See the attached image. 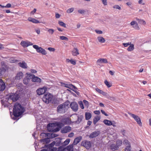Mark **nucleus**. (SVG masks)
Here are the masks:
<instances>
[{"instance_id": "nucleus-3", "label": "nucleus", "mask_w": 151, "mask_h": 151, "mask_svg": "<svg viewBox=\"0 0 151 151\" xmlns=\"http://www.w3.org/2000/svg\"><path fill=\"white\" fill-rule=\"evenodd\" d=\"M53 98L52 95L50 93H47L44 95L42 99L44 102L45 103L48 104L52 102V99Z\"/></svg>"}, {"instance_id": "nucleus-1", "label": "nucleus", "mask_w": 151, "mask_h": 151, "mask_svg": "<svg viewBox=\"0 0 151 151\" xmlns=\"http://www.w3.org/2000/svg\"><path fill=\"white\" fill-rule=\"evenodd\" d=\"M24 109L21 104L16 103L13 108V115L15 117H18L21 115L24 112Z\"/></svg>"}, {"instance_id": "nucleus-51", "label": "nucleus", "mask_w": 151, "mask_h": 151, "mask_svg": "<svg viewBox=\"0 0 151 151\" xmlns=\"http://www.w3.org/2000/svg\"><path fill=\"white\" fill-rule=\"evenodd\" d=\"M32 22L35 23H40V22L39 21L34 18H33V20L32 21Z\"/></svg>"}, {"instance_id": "nucleus-38", "label": "nucleus", "mask_w": 151, "mask_h": 151, "mask_svg": "<svg viewBox=\"0 0 151 151\" xmlns=\"http://www.w3.org/2000/svg\"><path fill=\"white\" fill-rule=\"evenodd\" d=\"M30 81L29 79L25 77L23 80V83L24 84L27 85L29 83Z\"/></svg>"}, {"instance_id": "nucleus-19", "label": "nucleus", "mask_w": 151, "mask_h": 151, "mask_svg": "<svg viewBox=\"0 0 151 151\" xmlns=\"http://www.w3.org/2000/svg\"><path fill=\"white\" fill-rule=\"evenodd\" d=\"M6 88V85L4 82L3 80L0 79V91H4Z\"/></svg>"}, {"instance_id": "nucleus-17", "label": "nucleus", "mask_w": 151, "mask_h": 151, "mask_svg": "<svg viewBox=\"0 0 151 151\" xmlns=\"http://www.w3.org/2000/svg\"><path fill=\"white\" fill-rule=\"evenodd\" d=\"M61 84L63 86L72 90H73V89H76V87L72 84H67L63 83H61Z\"/></svg>"}, {"instance_id": "nucleus-45", "label": "nucleus", "mask_w": 151, "mask_h": 151, "mask_svg": "<svg viewBox=\"0 0 151 151\" xmlns=\"http://www.w3.org/2000/svg\"><path fill=\"white\" fill-rule=\"evenodd\" d=\"M74 10L73 8H71L68 9L67 10V12L68 13H70L73 12Z\"/></svg>"}, {"instance_id": "nucleus-35", "label": "nucleus", "mask_w": 151, "mask_h": 151, "mask_svg": "<svg viewBox=\"0 0 151 151\" xmlns=\"http://www.w3.org/2000/svg\"><path fill=\"white\" fill-rule=\"evenodd\" d=\"M123 144L125 146H127L129 145H131L129 141L127 139H124L123 142Z\"/></svg>"}, {"instance_id": "nucleus-9", "label": "nucleus", "mask_w": 151, "mask_h": 151, "mask_svg": "<svg viewBox=\"0 0 151 151\" xmlns=\"http://www.w3.org/2000/svg\"><path fill=\"white\" fill-rule=\"evenodd\" d=\"M53 124L52 123H49L47 124V127L49 132H56L59 131V129L58 128H56L55 129H53Z\"/></svg>"}, {"instance_id": "nucleus-54", "label": "nucleus", "mask_w": 151, "mask_h": 151, "mask_svg": "<svg viewBox=\"0 0 151 151\" xmlns=\"http://www.w3.org/2000/svg\"><path fill=\"white\" fill-rule=\"evenodd\" d=\"M85 12V11L84 10H79L78 11V13L82 14H83Z\"/></svg>"}, {"instance_id": "nucleus-48", "label": "nucleus", "mask_w": 151, "mask_h": 151, "mask_svg": "<svg viewBox=\"0 0 151 151\" xmlns=\"http://www.w3.org/2000/svg\"><path fill=\"white\" fill-rule=\"evenodd\" d=\"M33 74H28V75L26 77V78L29 79V81H30V79H31L32 80V78L33 77Z\"/></svg>"}, {"instance_id": "nucleus-11", "label": "nucleus", "mask_w": 151, "mask_h": 151, "mask_svg": "<svg viewBox=\"0 0 151 151\" xmlns=\"http://www.w3.org/2000/svg\"><path fill=\"white\" fill-rule=\"evenodd\" d=\"M71 130V127L69 126H65L63 127L61 130V132L62 134L66 133L69 132Z\"/></svg>"}, {"instance_id": "nucleus-5", "label": "nucleus", "mask_w": 151, "mask_h": 151, "mask_svg": "<svg viewBox=\"0 0 151 151\" xmlns=\"http://www.w3.org/2000/svg\"><path fill=\"white\" fill-rule=\"evenodd\" d=\"M33 47L36 49V51L38 53H41L43 55H45L47 53L45 50L42 48L41 47H39L37 45H33Z\"/></svg>"}, {"instance_id": "nucleus-50", "label": "nucleus", "mask_w": 151, "mask_h": 151, "mask_svg": "<svg viewBox=\"0 0 151 151\" xmlns=\"http://www.w3.org/2000/svg\"><path fill=\"white\" fill-rule=\"evenodd\" d=\"M79 104L81 109H84V106L82 101H80L79 102Z\"/></svg>"}, {"instance_id": "nucleus-21", "label": "nucleus", "mask_w": 151, "mask_h": 151, "mask_svg": "<svg viewBox=\"0 0 151 151\" xmlns=\"http://www.w3.org/2000/svg\"><path fill=\"white\" fill-rule=\"evenodd\" d=\"M23 76V73L21 72H19L17 73L15 77V79L17 80H19L21 79Z\"/></svg>"}, {"instance_id": "nucleus-61", "label": "nucleus", "mask_w": 151, "mask_h": 151, "mask_svg": "<svg viewBox=\"0 0 151 151\" xmlns=\"http://www.w3.org/2000/svg\"><path fill=\"white\" fill-rule=\"evenodd\" d=\"M101 113L103 114H104L106 116H108V115L107 114H106L105 112L103 110H101Z\"/></svg>"}, {"instance_id": "nucleus-15", "label": "nucleus", "mask_w": 151, "mask_h": 151, "mask_svg": "<svg viewBox=\"0 0 151 151\" xmlns=\"http://www.w3.org/2000/svg\"><path fill=\"white\" fill-rule=\"evenodd\" d=\"M100 133L99 131H96L93 132L89 136L90 138H92L98 136Z\"/></svg>"}, {"instance_id": "nucleus-18", "label": "nucleus", "mask_w": 151, "mask_h": 151, "mask_svg": "<svg viewBox=\"0 0 151 151\" xmlns=\"http://www.w3.org/2000/svg\"><path fill=\"white\" fill-rule=\"evenodd\" d=\"M108 63L107 60L105 58H100L96 62L97 63L100 65V64L101 63Z\"/></svg>"}, {"instance_id": "nucleus-10", "label": "nucleus", "mask_w": 151, "mask_h": 151, "mask_svg": "<svg viewBox=\"0 0 151 151\" xmlns=\"http://www.w3.org/2000/svg\"><path fill=\"white\" fill-rule=\"evenodd\" d=\"M70 106L73 111L76 112L78 110V105L76 102H71Z\"/></svg>"}, {"instance_id": "nucleus-4", "label": "nucleus", "mask_w": 151, "mask_h": 151, "mask_svg": "<svg viewBox=\"0 0 151 151\" xmlns=\"http://www.w3.org/2000/svg\"><path fill=\"white\" fill-rule=\"evenodd\" d=\"M1 65L0 68V76L3 75L9 68L8 65L4 62H1Z\"/></svg>"}, {"instance_id": "nucleus-6", "label": "nucleus", "mask_w": 151, "mask_h": 151, "mask_svg": "<svg viewBox=\"0 0 151 151\" xmlns=\"http://www.w3.org/2000/svg\"><path fill=\"white\" fill-rule=\"evenodd\" d=\"M81 145L85 147L86 149H88L91 147V143L89 141L85 140L82 142Z\"/></svg>"}, {"instance_id": "nucleus-58", "label": "nucleus", "mask_w": 151, "mask_h": 151, "mask_svg": "<svg viewBox=\"0 0 151 151\" xmlns=\"http://www.w3.org/2000/svg\"><path fill=\"white\" fill-rule=\"evenodd\" d=\"M48 50L51 51H52V52H53V51H55V49L54 48L51 47L48 48Z\"/></svg>"}, {"instance_id": "nucleus-22", "label": "nucleus", "mask_w": 151, "mask_h": 151, "mask_svg": "<svg viewBox=\"0 0 151 151\" xmlns=\"http://www.w3.org/2000/svg\"><path fill=\"white\" fill-rule=\"evenodd\" d=\"M32 81L33 82H37L39 83H40L41 81V80L40 78L37 77L35 76L34 75H33V77Z\"/></svg>"}, {"instance_id": "nucleus-52", "label": "nucleus", "mask_w": 151, "mask_h": 151, "mask_svg": "<svg viewBox=\"0 0 151 151\" xmlns=\"http://www.w3.org/2000/svg\"><path fill=\"white\" fill-rule=\"evenodd\" d=\"M55 144V142L53 141L49 145V147H52L54 146Z\"/></svg>"}, {"instance_id": "nucleus-24", "label": "nucleus", "mask_w": 151, "mask_h": 151, "mask_svg": "<svg viewBox=\"0 0 151 151\" xmlns=\"http://www.w3.org/2000/svg\"><path fill=\"white\" fill-rule=\"evenodd\" d=\"M18 65L19 66L23 68L26 69L27 68V64L24 61H23L22 63L20 62L19 63Z\"/></svg>"}, {"instance_id": "nucleus-29", "label": "nucleus", "mask_w": 151, "mask_h": 151, "mask_svg": "<svg viewBox=\"0 0 151 151\" xmlns=\"http://www.w3.org/2000/svg\"><path fill=\"white\" fill-rule=\"evenodd\" d=\"M110 148L113 150H117L119 148L116 144H112L110 145Z\"/></svg>"}, {"instance_id": "nucleus-59", "label": "nucleus", "mask_w": 151, "mask_h": 151, "mask_svg": "<svg viewBox=\"0 0 151 151\" xmlns=\"http://www.w3.org/2000/svg\"><path fill=\"white\" fill-rule=\"evenodd\" d=\"M83 102L84 104L86 106H88V101L86 100H84L83 101Z\"/></svg>"}, {"instance_id": "nucleus-64", "label": "nucleus", "mask_w": 151, "mask_h": 151, "mask_svg": "<svg viewBox=\"0 0 151 151\" xmlns=\"http://www.w3.org/2000/svg\"><path fill=\"white\" fill-rule=\"evenodd\" d=\"M94 113L96 114L99 115L100 114V112L99 111H94Z\"/></svg>"}, {"instance_id": "nucleus-23", "label": "nucleus", "mask_w": 151, "mask_h": 151, "mask_svg": "<svg viewBox=\"0 0 151 151\" xmlns=\"http://www.w3.org/2000/svg\"><path fill=\"white\" fill-rule=\"evenodd\" d=\"M62 121L64 124H68L70 123V121L69 118H64L62 119Z\"/></svg>"}, {"instance_id": "nucleus-47", "label": "nucleus", "mask_w": 151, "mask_h": 151, "mask_svg": "<svg viewBox=\"0 0 151 151\" xmlns=\"http://www.w3.org/2000/svg\"><path fill=\"white\" fill-rule=\"evenodd\" d=\"M60 39L61 40H65L67 41L68 40V39L67 37L64 36H60Z\"/></svg>"}, {"instance_id": "nucleus-33", "label": "nucleus", "mask_w": 151, "mask_h": 151, "mask_svg": "<svg viewBox=\"0 0 151 151\" xmlns=\"http://www.w3.org/2000/svg\"><path fill=\"white\" fill-rule=\"evenodd\" d=\"M104 123L107 125H112V122L109 120L105 119L104 121Z\"/></svg>"}, {"instance_id": "nucleus-37", "label": "nucleus", "mask_w": 151, "mask_h": 151, "mask_svg": "<svg viewBox=\"0 0 151 151\" xmlns=\"http://www.w3.org/2000/svg\"><path fill=\"white\" fill-rule=\"evenodd\" d=\"M134 49V45L133 44H131L127 48L128 51H131L133 50Z\"/></svg>"}, {"instance_id": "nucleus-27", "label": "nucleus", "mask_w": 151, "mask_h": 151, "mask_svg": "<svg viewBox=\"0 0 151 151\" xmlns=\"http://www.w3.org/2000/svg\"><path fill=\"white\" fill-rule=\"evenodd\" d=\"M48 137V138H47L44 139H41L40 140L41 142L43 143H45L46 144H47L49 143L50 141V138L49 137Z\"/></svg>"}, {"instance_id": "nucleus-43", "label": "nucleus", "mask_w": 151, "mask_h": 151, "mask_svg": "<svg viewBox=\"0 0 151 151\" xmlns=\"http://www.w3.org/2000/svg\"><path fill=\"white\" fill-rule=\"evenodd\" d=\"M47 29L49 34L51 35H52L54 32V30L53 29L47 28Z\"/></svg>"}, {"instance_id": "nucleus-60", "label": "nucleus", "mask_w": 151, "mask_h": 151, "mask_svg": "<svg viewBox=\"0 0 151 151\" xmlns=\"http://www.w3.org/2000/svg\"><path fill=\"white\" fill-rule=\"evenodd\" d=\"M95 31L96 33L98 34H102L103 33V32L101 30H96Z\"/></svg>"}, {"instance_id": "nucleus-30", "label": "nucleus", "mask_w": 151, "mask_h": 151, "mask_svg": "<svg viewBox=\"0 0 151 151\" xmlns=\"http://www.w3.org/2000/svg\"><path fill=\"white\" fill-rule=\"evenodd\" d=\"M101 117L99 116H96L93 119V123L94 124H95L96 123L100 120Z\"/></svg>"}, {"instance_id": "nucleus-32", "label": "nucleus", "mask_w": 151, "mask_h": 151, "mask_svg": "<svg viewBox=\"0 0 151 151\" xmlns=\"http://www.w3.org/2000/svg\"><path fill=\"white\" fill-rule=\"evenodd\" d=\"M136 20L138 23L140 24H143L144 25H145L146 24L145 22L143 19L137 18Z\"/></svg>"}, {"instance_id": "nucleus-34", "label": "nucleus", "mask_w": 151, "mask_h": 151, "mask_svg": "<svg viewBox=\"0 0 151 151\" xmlns=\"http://www.w3.org/2000/svg\"><path fill=\"white\" fill-rule=\"evenodd\" d=\"M66 62L68 63L70 62L71 64L73 65H75L76 64V62L75 60H73V59L70 60L69 59H66Z\"/></svg>"}, {"instance_id": "nucleus-40", "label": "nucleus", "mask_w": 151, "mask_h": 151, "mask_svg": "<svg viewBox=\"0 0 151 151\" xmlns=\"http://www.w3.org/2000/svg\"><path fill=\"white\" fill-rule=\"evenodd\" d=\"M104 83L108 88H109L112 86L111 84L109 82L106 80H105Z\"/></svg>"}, {"instance_id": "nucleus-28", "label": "nucleus", "mask_w": 151, "mask_h": 151, "mask_svg": "<svg viewBox=\"0 0 151 151\" xmlns=\"http://www.w3.org/2000/svg\"><path fill=\"white\" fill-rule=\"evenodd\" d=\"M73 147L72 145H70L64 149V151H73Z\"/></svg>"}, {"instance_id": "nucleus-56", "label": "nucleus", "mask_w": 151, "mask_h": 151, "mask_svg": "<svg viewBox=\"0 0 151 151\" xmlns=\"http://www.w3.org/2000/svg\"><path fill=\"white\" fill-rule=\"evenodd\" d=\"M11 6H12V5L11 4L8 3V4H7L6 6H4V7L7 8H10L11 7Z\"/></svg>"}, {"instance_id": "nucleus-36", "label": "nucleus", "mask_w": 151, "mask_h": 151, "mask_svg": "<svg viewBox=\"0 0 151 151\" xmlns=\"http://www.w3.org/2000/svg\"><path fill=\"white\" fill-rule=\"evenodd\" d=\"M97 39L98 41L101 43H104L105 41L104 39L102 37H98Z\"/></svg>"}, {"instance_id": "nucleus-14", "label": "nucleus", "mask_w": 151, "mask_h": 151, "mask_svg": "<svg viewBox=\"0 0 151 151\" xmlns=\"http://www.w3.org/2000/svg\"><path fill=\"white\" fill-rule=\"evenodd\" d=\"M45 135V137H49L50 138H55L58 136V135L55 134L54 133H42L41 134V135L44 136V135Z\"/></svg>"}, {"instance_id": "nucleus-44", "label": "nucleus", "mask_w": 151, "mask_h": 151, "mask_svg": "<svg viewBox=\"0 0 151 151\" xmlns=\"http://www.w3.org/2000/svg\"><path fill=\"white\" fill-rule=\"evenodd\" d=\"M131 145H129L126 146L124 149V151H131Z\"/></svg>"}, {"instance_id": "nucleus-2", "label": "nucleus", "mask_w": 151, "mask_h": 151, "mask_svg": "<svg viewBox=\"0 0 151 151\" xmlns=\"http://www.w3.org/2000/svg\"><path fill=\"white\" fill-rule=\"evenodd\" d=\"M70 102L68 101L59 105L57 107V111L58 113L61 114L65 113L69 108Z\"/></svg>"}, {"instance_id": "nucleus-53", "label": "nucleus", "mask_w": 151, "mask_h": 151, "mask_svg": "<svg viewBox=\"0 0 151 151\" xmlns=\"http://www.w3.org/2000/svg\"><path fill=\"white\" fill-rule=\"evenodd\" d=\"M131 44V42H128L127 43H123V45L125 47H127L128 46L130 45Z\"/></svg>"}, {"instance_id": "nucleus-12", "label": "nucleus", "mask_w": 151, "mask_h": 151, "mask_svg": "<svg viewBox=\"0 0 151 151\" xmlns=\"http://www.w3.org/2000/svg\"><path fill=\"white\" fill-rule=\"evenodd\" d=\"M47 91V88L46 87H43L42 88H40L37 90V94L40 95L44 94Z\"/></svg>"}, {"instance_id": "nucleus-42", "label": "nucleus", "mask_w": 151, "mask_h": 151, "mask_svg": "<svg viewBox=\"0 0 151 151\" xmlns=\"http://www.w3.org/2000/svg\"><path fill=\"white\" fill-rule=\"evenodd\" d=\"M83 118V116L82 115H81L78 116L77 121L78 123H80L81 121Z\"/></svg>"}, {"instance_id": "nucleus-39", "label": "nucleus", "mask_w": 151, "mask_h": 151, "mask_svg": "<svg viewBox=\"0 0 151 151\" xmlns=\"http://www.w3.org/2000/svg\"><path fill=\"white\" fill-rule=\"evenodd\" d=\"M122 143V141L118 139L116 141V145L119 147L121 145Z\"/></svg>"}, {"instance_id": "nucleus-41", "label": "nucleus", "mask_w": 151, "mask_h": 151, "mask_svg": "<svg viewBox=\"0 0 151 151\" xmlns=\"http://www.w3.org/2000/svg\"><path fill=\"white\" fill-rule=\"evenodd\" d=\"M58 23L60 26L64 27H66V24L63 22L59 21Z\"/></svg>"}, {"instance_id": "nucleus-63", "label": "nucleus", "mask_w": 151, "mask_h": 151, "mask_svg": "<svg viewBox=\"0 0 151 151\" xmlns=\"http://www.w3.org/2000/svg\"><path fill=\"white\" fill-rule=\"evenodd\" d=\"M35 32L37 33L38 34H39L40 33V30L39 29H35Z\"/></svg>"}, {"instance_id": "nucleus-49", "label": "nucleus", "mask_w": 151, "mask_h": 151, "mask_svg": "<svg viewBox=\"0 0 151 151\" xmlns=\"http://www.w3.org/2000/svg\"><path fill=\"white\" fill-rule=\"evenodd\" d=\"M113 8L116 9H118L119 10L121 9V8L118 5H115L113 6Z\"/></svg>"}, {"instance_id": "nucleus-20", "label": "nucleus", "mask_w": 151, "mask_h": 151, "mask_svg": "<svg viewBox=\"0 0 151 151\" xmlns=\"http://www.w3.org/2000/svg\"><path fill=\"white\" fill-rule=\"evenodd\" d=\"M82 139L81 136L77 137L74 139L73 144L74 145H76L81 141Z\"/></svg>"}, {"instance_id": "nucleus-7", "label": "nucleus", "mask_w": 151, "mask_h": 151, "mask_svg": "<svg viewBox=\"0 0 151 151\" xmlns=\"http://www.w3.org/2000/svg\"><path fill=\"white\" fill-rule=\"evenodd\" d=\"M128 114L134 119L135 121L137 122V123L140 126H142V124L141 122L140 119L138 116L130 113H128Z\"/></svg>"}, {"instance_id": "nucleus-55", "label": "nucleus", "mask_w": 151, "mask_h": 151, "mask_svg": "<svg viewBox=\"0 0 151 151\" xmlns=\"http://www.w3.org/2000/svg\"><path fill=\"white\" fill-rule=\"evenodd\" d=\"M74 133L73 132H71L68 135V137H72L74 136Z\"/></svg>"}, {"instance_id": "nucleus-16", "label": "nucleus", "mask_w": 151, "mask_h": 151, "mask_svg": "<svg viewBox=\"0 0 151 151\" xmlns=\"http://www.w3.org/2000/svg\"><path fill=\"white\" fill-rule=\"evenodd\" d=\"M131 25L132 26V27L135 29L136 30H139V27L138 25V24L137 22L135 21H132L130 23Z\"/></svg>"}, {"instance_id": "nucleus-31", "label": "nucleus", "mask_w": 151, "mask_h": 151, "mask_svg": "<svg viewBox=\"0 0 151 151\" xmlns=\"http://www.w3.org/2000/svg\"><path fill=\"white\" fill-rule=\"evenodd\" d=\"M96 90L98 92V93H100V94H102L104 96H106L107 93L105 92H104L102 91L100 89L97 88L96 89Z\"/></svg>"}, {"instance_id": "nucleus-46", "label": "nucleus", "mask_w": 151, "mask_h": 151, "mask_svg": "<svg viewBox=\"0 0 151 151\" xmlns=\"http://www.w3.org/2000/svg\"><path fill=\"white\" fill-rule=\"evenodd\" d=\"M70 141V139H66L64 142V145H67L69 143Z\"/></svg>"}, {"instance_id": "nucleus-62", "label": "nucleus", "mask_w": 151, "mask_h": 151, "mask_svg": "<svg viewBox=\"0 0 151 151\" xmlns=\"http://www.w3.org/2000/svg\"><path fill=\"white\" fill-rule=\"evenodd\" d=\"M77 88L76 89H73V90H72L73 91H74L78 95H79L80 93L76 90Z\"/></svg>"}, {"instance_id": "nucleus-13", "label": "nucleus", "mask_w": 151, "mask_h": 151, "mask_svg": "<svg viewBox=\"0 0 151 151\" xmlns=\"http://www.w3.org/2000/svg\"><path fill=\"white\" fill-rule=\"evenodd\" d=\"M20 44L23 47L25 48L29 46L32 45L33 44L28 41H22L20 43Z\"/></svg>"}, {"instance_id": "nucleus-57", "label": "nucleus", "mask_w": 151, "mask_h": 151, "mask_svg": "<svg viewBox=\"0 0 151 151\" xmlns=\"http://www.w3.org/2000/svg\"><path fill=\"white\" fill-rule=\"evenodd\" d=\"M102 1L103 4L104 5H107V2L106 0H101Z\"/></svg>"}, {"instance_id": "nucleus-8", "label": "nucleus", "mask_w": 151, "mask_h": 151, "mask_svg": "<svg viewBox=\"0 0 151 151\" xmlns=\"http://www.w3.org/2000/svg\"><path fill=\"white\" fill-rule=\"evenodd\" d=\"M19 96L17 94L11 93L9 96V98L14 102L18 100L19 97Z\"/></svg>"}, {"instance_id": "nucleus-26", "label": "nucleus", "mask_w": 151, "mask_h": 151, "mask_svg": "<svg viewBox=\"0 0 151 151\" xmlns=\"http://www.w3.org/2000/svg\"><path fill=\"white\" fill-rule=\"evenodd\" d=\"M92 115L91 113L89 112H86L85 114V117L86 119V120H88L91 117Z\"/></svg>"}, {"instance_id": "nucleus-25", "label": "nucleus", "mask_w": 151, "mask_h": 151, "mask_svg": "<svg viewBox=\"0 0 151 151\" xmlns=\"http://www.w3.org/2000/svg\"><path fill=\"white\" fill-rule=\"evenodd\" d=\"M72 55L73 56H77L78 55L79 53L78 52V50L77 48H74L73 49L72 51Z\"/></svg>"}]
</instances>
